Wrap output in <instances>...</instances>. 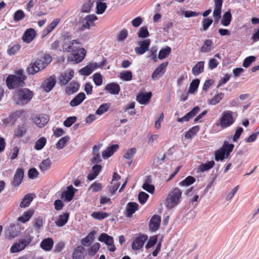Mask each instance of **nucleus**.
<instances>
[{
	"mask_svg": "<svg viewBox=\"0 0 259 259\" xmlns=\"http://www.w3.org/2000/svg\"><path fill=\"white\" fill-rule=\"evenodd\" d=\"M26 76L22 69L15 72V75H9L6 79V83L9 89H12L19 87H23L25 84L24 80Z\"/></svg>",
	"mask_w": 259,
	"mask_h": 259,
	"instance_id": "nucleus-1",
	"label": "nucleus"
},
{
	"mask_svg": "<svg viewBox=\"0 0 259 259\" xmlns=\"http://www.w3.org/2000/svg\"><path fill=\"white\" fill-rule=\"evenodd\" d=\"M234 145L229 144L227 141H225L222 146L215 152L214 158L215 160H223L227 158L230 153L233 151Z\"/></svg>",
	"mask_w": 259,
	"mask_h": 259,
	"instance_id": "nucleus-2",
	"label": "nucleus"
},
{
	"mask_svg": "<svg viewBox=\"0 0 259 259\" xmlns=\"http://www.w3.org/2000/svg\"><path fill=\"white\" fill-rule=\"evenodd\" d=\"M31 232L32 230L30 231L27 230L25 232L24 238L20 239L18 242L14 244L11 246V252L15 253L23 250L32 241V238L30 236Z\"/></svg>",
	"mask_w": 259,
	"mask_h": 259,
	"instance_id": "nucleus-3",
	"label": "nucleus"
},
{
	"mask_svg": "<svg viewBox=\"0 0 259 259\" xmlns=\"http://www.w3.org/2000/svg\"><path fill=\"white\" fill-rule=\"evenodd\" d=\"M182 192L179 188H175L168 195L165 202V206L170 209L177 206L180 202Z\"/></svg>",
	"mask_w": 259,
	"mask_h": 259,
	"instance_id": "nucleus-4",
	"label": "nucleus"
},
{
	"mask_svg": "<svg viewBox=\"0 0 259 259\" xmlns=\"http://www.w3.org/2000/svg\"><path fill=\"white\" fill-rule=\"evenodd\" d=\"M233 112L227 110L224 111L219 119V125L223 128H227L232 125L235 122V118L233 117Z\"/></svg>",
	"mask_w": 259,
	"mask_h": 259,
	"instance_id": "nucleus-5",
	"label": "nucleus"
},
{
	"mask_svg": "<svg viewBox=\"0 0 259 259\" xmlns=\"http://www.w3.org/2000/svg\"><path fill=\"white\" fill-rule=\"evenodd\" d=\"M18 104H27L32 98L33 92L29 89L25 88L20 90L18 93Z\"/></svg>",
	"mask_w": 259,
	"mask_h": 259,
	"instance_id": "nucleus-6",
	"label": "nucleus"
},
{
	"mask_svg": "<svg viewBox=\"0 0 259 259\" xmlns=\"http://www.w3.org/2000/svg\"><path fill=\"white\" fill-rule=\"evenodd\" d=\"M80 47L79 43L76 40L64 38L62 42V49L64 52L72 53Z\"/></svg>",
	"mask_w": 259,
	"mask_h": 259,
	"instance_id": "nucleus-7",
	"label": "nucleus"
},
{
	"mask_svg": "<svg viewBox=\"0 0 259 259\" xmlns=\"http://www.w3.org/2000/svg\"><path fill=\"white\" fill-rule=\"evenodd\" d=\"M104 65V62L97 63L91 62L87 66L81 69L79 72L81 75L84 76H89L96 69L102 68Z\"/></svg>",
	"mask_w": 259,
	"mask_h": 259,
	"instance_id": "nucleus-8",
	"label": "nucleus"
},
{
	"mask_svg": "<svg viewBox=\"0 0 259 259\" xmlns=\"http://www.w3.org/2000/svg\"><path fill=\"white\" fill-rule=\"evenodd\" d=\"M85 55V50L83 48L79 47L76 51L71 53L69 57L71 61L79 63L84 59Z\"/></svg>",
	"mask_w": 259,
	"mask_h": 259,
	"instance_id": "nucleus-9",
	"label": "nucleus"
},
{
	"mask_svg": "<svg viewBox=\"0 0 259 259\" xmlns=\"http://www.w3.org/2000/svg\"><path fill=\"white\" fill-rule=\"evenodd\" d=\"M76 191L77 189L72 186H69L62 192L61 198L66 202H69L72 200Z\"/></svg>",
	"mask_w": 259,
	"mask_h": 259,
	"instance_id": "nucleus-10",
	"label": "nucleus"
},
{
	"mask_svg": "<svg viewBox=\"0 0 259 259\" xmlns=\"http://www.w3.org/2000/svg\"><path fill=\"white\" fill-rule=\"evenodd\" d=\"M44 68V66L42 65V63L40 61L37 60L35 62L31 63L29 65L27 69V72L29 74L33 75Z\"/></svg>",
	"mask_w": 259,
	"mask_h": 259,
	"instance_id": "nucleus-11",
	"label": "nucleus"
},
{
	"mask_svg": "<svg viewBox=\"0 0 259 259\" xmlns=\"http://www.w3.org/2000/svg\"><path fill=\"white\" fill-rule=\"evenodd\" d=\"M74 72L72 69H68L62 72L59 78L60 84L66 85L74 76Z\"/></svg>",
	"mask_w": 259,
	"mask_h": 259,
	"instance_id": "nucleus-12",
	"label": "nucleus"
},
{
	"mask_svg": "<svg viewBox=\"0 0 259 259\" xmlns=\"http://www.w3.org/2000/svg\"><path fill=\"white\" fill-rule=\"evenodd\" d=\"M21 231V227L19 224L11 225L7 231V236L10 239H13L18 236Z\"/></svg>",
	"mask_w": 259,
	"mask_h": 259,
	"instance_id": "nucleus-13",
	"label": "nucleus"
},
{
	"mask_svg": "<svg viewBox=\"0 0 259 259\" xmlns=\"http://www.w3.org/2000/svg\"><path fill=\"white\" fill-rule=\"evenodd\" d=\"M148 239V237L146 235H140L138 237L134 240L132 243V249L137 250L141 248L145 241Z\"/></svg>",
	"mask_w": 259,
	"mask_h": 259,
	"instance_id": "nucleus-14",
	"label": "nucleus"
},
{
	"mask_svg": "<svg viewBox=\"0 0 259 259\" xmlns=\"http://www.w3.org/2000/svg\"><path fill=\"white\" fill-rule=\"evenodd\" d=\"M151 41L149 39L138 42L139 47L135 48V51L138 55H142L148 50Z\"/></svg>",
	"mask_w": 259,
	"mask_h": 259,
	"instance_id": "nucleus-15",
	"label": "nucleus"
},
{
	"mask_svg": "<svg viewBox=\"0 0 259 259\" xmlns=\"http://www.w3.org/2000/svg\"><path fill=\"white\" fill-rule=\"evenodd\" d=\"M167 65V62H163L159 65L153 72L152 78L153 80H156L157 78L161 77L165 72Z\"/></svg>",
	"mask_w": 259,
	"mask_h": 259,
	"instance_id": "nucleus-16",
	"label": "nucleus"
},
{
	"mask_svg": "<svg viewBox=\"0 0 259 259\" xmlns=\"http://www.w3.org/2000/svg\"><path fill=\"white\" fill-rule=\"evenodd\" d=\"M98 240L110 246L109 250L111 251H114L115 250V247L113 245V239L111 236H109L106 233H102L99 236Z\"/></svg>",
	"mask_w": 259,
	"mask_h": 259,
	"instance_id": "nucleus-17",
	"label": "nucleus"
},
{
	"mask_svg": "<svg viewBox=\"0 0 259 259\" xmlns=\"http://www.w3.org/2000/svg\"><path fill=\"white\" fill-rule=\"evenodd\" d=\"M34 123L39 127H44L49 121V116L46 114H39L33 119Z\"/></svg>",
	"mask_w": 259,
	"mask_h": 259,
	"instance_id": "nucleus-18",
	"label": "nucleus"
},
{
	"mask_svg": "<svg viewBox=\"0 0 259 259\" xmlns=\"http://www.w3.org/2000/svg\"><path fill=\"white\" fill-rule=\"evenodd\" d=\"M36 33L33 28H29L26 30L23 37V40L26 43H30L36 37Z\"/></svg>",
	"mask_w": 259,
	"mask_h": 259,
	"instance_id": "nucleus-19",
	"label": "nucleus"
},
{
	"mask_svg": "<svg viewBox=\"0 0 259 259\" xmlns=\"http://www.w3.org/2000/svg\"><path fill=\"white\" fill-rule=\"evenodd\" d=\"M97 20V17L95 15H89L87 16L82 22V27L84 28L89 29L94 25V22Z\"/></svg>",
	"mask_w": 259,
	"mask_h": 259,
	"instance_id": "nucleus-20",
	"label": "nucleus"
},
{
	"mask_svg": "<svg viewBox=\"0 0 259 259\" xmlns=\"http://www.w3.org/2000/svg\"><path fill=\"white\" fill-rule=\"evenodd\" d=\"M56 84V79L54 76H50L48 79L44 81L41 84V87L46 92H50Z\"/></svg>",
	"mask_w": 259,
	"mask_h": 259,
	"instance_id": "nucleus-21",
	"label": "nucleus"
},
{
	"mask_svg": "<svg viewBox=\"0 0 259 259\" xmlns=\"http://www.w3.org/2000/svg\"><path fill=\"white\" fill-rule=\"evenodd\" d=\"M200 108L198 106L194 107L192 110L186 114L182 118H178L177 121L179 122H183L184 121H188L190 119L193 118L195 116L199 111Z\"/></svg>",
	"mask_w": 259,
	"mask_h": 259,
	"instance_id": "nucleus-22",
	"label": "nucleus"
},
{
	"mask_svg": "<svg viewBox=\"0 0 259 259\" xmlns=\"http://www.w3.org/2000/svg\"><path fill=\"white\" fill-rule=\"evenodd\" d=\"M161 222V218L158 215H153L149 223V229L152 231L158 229Z\"/></svg>",
	"mask_w": 259,
	"mask_h": 259,
	"instance_id": "nucleus-23",
	"label": "nucleus"
},
{
	"mask_svg": "<svg viewBox=\"0 0 259 259\" xmlns=\"http://www.w3.org/2000/svg\"><path fill=\"white\" fill-rule=\"evenodd\" d=\"M10 118L12 119L15 118L16 120H20L22 122H24L27 119V113L23 110L17 111L10 115Z\"/></svg>",
	"mask_w": 259,
	"mask_h": 259,
	"instance_id": "nucleus-24",
	"label": "nucleus"
},
{
	"mask_svg": "<svg viewBox=\"0 0 259 259\" xmlns=\"http://www.w3.org/2000/svg\"><path fill=\"white\" fill-rule=\"evenodd\" d=\"M24 176L23 170L21 168H19L17 170L12 182L13 186H17L20 184Z\"/></svg>",
	"mask_w": 259,
	"mask_h": 259,
	"instance_id": "nucleus-25",
	"label": "nucleus"
},
{
	"mask_svg": "<svg viewBox=\"0 0 259 259\" xmlns=\"http://www.w3.org/2000/svg\"><path fill=\"white\" fill-rule=\"evenodd\" d=\"M85 98V94L83 93H80L70 101V105L72 107L77 106L80 105Z\"/></svg>",
	"mask_w": 259,
	"mask_h": 259,
	"instance_id": "nucleus-26",
	"label": "nucleus"
},
{
	"mask_svg": "<svg viewBox=\"0 0 259 259\" xmlns=\"http://www.w3.org/2000/svg\"><path fill=\"white\" fill-rule=\"evenodd\" d=\"M138 209V204L136 202H129L126 207L125 215L127 217H131L136 210Z\"/></svg>",
	"mask_w": 259,
	"mask_h": 259,
	"instance_id": "nucleus-27",
	"label": "nucleus"
},
{
	"mask_svg": "<svg viewBox=\"0 0 259 259\" xmlns=\"http://www.w3.org/2000/svg\"><path fill=\"white\" fill-rule=\"evenodd\" d=\"M151 96L152 94L151 92L146 94L141 93L137 96V100L141 104H147L151 98Z\"/></svg>",
	"mask_w": 259,
	"mask_h": 259,
	"instance_id": "nucleus-28",
	"label": "nucleus"
},
{
	"mask_svg": "<svg viewBox=\"0 0 259 259\" xmlns=\"http://www.w3.org/2000/svg\"><path fill=\"white\" fill-rule=\"evenodd\" d=\"M96 234L95 231H92L81 240V244L84 246H89L94 240Z\"/></svg>",
	"mask_w": 259,
	"mask_h": 259,
	"instance_id": "nucleus-29",
	"label": "nucleus"
},
{
	"mask_svg": "<svg viewBox=\"0 0 259 259\" xmlns=\"http://www.w3.org/2000/svg\"><path fill=\"white\" fill-rule=\"evenodd\" d=\"M68 218L69 213L68 212L59 215L56 219L55 224L58 227H62L67 222Z\"/></svg>",
	"mask_w": 259,
	"mask_h": 259,
	"instance_id": "nucleus-30",
	"label": "nucleus"
},
{
	"mask_svg": "<svg viewBox=\"0 0 259 259\" xmlns=\"http://www.w3.org/2000/svg\"><path fill=\"white\" fill-rule=\"evenodd\" d=\"M54 245V241L51 238L44 239L40 243V247L46 251H49L52 249Z\"/></svg>",
	"mask_w": 259,
	"mask_h": 259,
	"instance_id": "nucleus-31",
	"label": "nucleus"
},
{
	"mask_svg": "<svg viewBox=\"0 0 259 259\" xmlns=\"http://www.w3.org/2000/svg\"><path fill=\"white\" fill-rule=\"evenodd\" d=\"M204 61L198 62L192 68V72L194 76H197L204 71Z\"/></svg>",
	"mask_w": 259,
	"mask_h": 259,
	"instance_id": "nucleus-32",
	"label": "nucleus"
},
{
	"mask_svg": "<svg viewBox=\"0 0 259 259\" xmlns=\"http://www.w3.org/2000/svg\"><path fill=\"white\" fill-rule=\"evenodd\" d=\"M84 250V248L81 245L76 247L72 253V259H83Z\"/></svg>",
	"mask_w": 259,
	"mask_h": 259,
	"instance_id": "nucleus-33",
	"label": "nucleus"
},
{
	"mask_svg": "<svg viewBox=\"0 0 259 259\" xmlns=\"http://www.w3.org/2000/svg\"><path fill=\"white\" fill-rule=\"evenodd\" d=\"M105 90L111 94L117 95L120 91V87L118 84L111 83L106 86Z\"/></svg>",
	"mask_w": 259,
	"mask_h": 259,
	"instance_id": "nucleus-34",
	"label": "nucleus"
},
{
	"mask_svg": "<svg viewBox=\"0 0 259 259\" xmlns=\"http://www.w3.org/2000/svg\"><path fill=\"white\" fill-rule=\"evenodd\" d=\"M118 145H113L108 147L102 152V157L104 159L110 157L118 149Z\"/></svg>",
	"mask_w": 259,
	"mask_h": 259,
	"instance_id": "nucleus-35",
	"label": "nucleus"
},
{
	"mask_svg": "<svg viewBox=\"0 0 259 259\" xmlns=\"http://www.w3.org/2000/svg\"><path fill=\"white\" fill-rule=\"evenodd\" d=\"M232 20V15L230 10L226 12L223 15L222 19L221 20V24L224 26H228L230 25Z\"/></svg>",
	"mask_w": 259,
	"mask_h": 259,
	"instance_id": "nucleus-36",
	"label": "nucleus"
},
{
	"mask_svg": "<svg viewBox=\"0 0 259 259\" xmlns=\"http://www.w3.org/2000/svg\"><path fill=\"white\" fill-rule=\"evenodd\" d=\"M33 200L32 194H28L25 195L20 203V207L25 208L30 205Z\"/></svg>",
	"mask_w": 259,
	"mask_h": 259,
	"instance_id": "nucleus-37",
	"label": "nucleus"
},
{
	"mask_svg": "<svg viewBox=\"0 0 259 259\" xmlns=\"http://www.w3.org/2000/svg\"><path fill=\"white\" fill-rule=\"evenodd\" d=\"M79 89V84L74 81L70 83L66 89V92L68 94H72L76 92Z\"/></svg>",
	"mask_w": 259,
	"mask_h": 259,
	"instance_id": "nucleus-38",
	"label": "nucleus"
},
{
	"mask_svg": "<svg viewBox=\"0 0 259 259\" xmlns=\"http://www.w3.org/2000/svg\"><path fill=\"white\" fill-rule=\"evenodd\" d=\"M26 133V128L24 124L18 126L14 131V136L15 138L23 137Z\"/></svg>",
	"mask_w": 259,
	"mask_h": 259,
	"instance_id": "nucleus-39",
	"label": "nucleus"
},
{
	"mask_svg": "<svg viewBox=\"0 0 259 259\" xmlns=\"http://www.w3.org/2000/svg\"><path fill=\"white\" fill-rule=\"evenodd\" d=\"M33 211L31 210L25 211L22 216L19 217L18 218V221L23 223H26L30 219L33 214Z\"/></svg>",
	"mask_w": 259,
	"mask_h": 259,
	"instance_id": "nucleus-40",
	"label": "nucleus"
},
{
	"mask_svg": "<svg viewBox=\"0 0 259 259\" xmlns=\"http://www.w3.org/2000/svg\"><path fill=\"white\" fill-rule=\"evenodd\" d=\"M52 165V162L49 158L44 160L39 164V167L40 169L45 172L50 168Z\"/></svg>",
	"mask_w": 259,
	"mask_h": 259,
	"instance_id": "nucleus-41",
	"label": "nucleus"
},
{
	"mask_svg": "<svg viewBox=\"0 0 259 259\" xmlns=\"http://www.w3.org/2000/svg\"><path fill=\"white\" fill-rule=\"evenodd\" d=\"M91 216L97 220H103L109 216V214L107 212L101 211H95L91 214Z\"/></svg>",
	"mask_w": 259,
	"mask_h": 259,
	"instance_id": "nucleus-42",
	"label": "nucleus"
},
{
	"mask_svg": "<svg viewBox=\"0 0 259 259\" xmlns=\"http://www.w3.org/2000/svg\"><path fill=\"white\" fill-rule=\"evenodd\" d=\"M60 19L59 18H56L54 19L46 28L45 31L46 34H49L52 31H53L55 28L57 26L58 23L60 22Z\"/></svg>",
	"mask_w": 259,
	"mask_h": 259,
	"instance_id": "nucleus-43",
	"label": "nucleus"
},
{
	"mask_svg": "<svg viewBox=\"0 0 259 259\" xmlns=\"http://www.w3.org/2000/svg\"><path fill=\"white\" fill-rule=\"evenodd\" d=\"M171 48L168 46L166 47L165 48L161 50L158 54V58L160 60H162L166 58L170 53Z\"/></svg>",
	"mask_w": 259,
	"mask_h": 259,
	"instance_id": "nucleus-44",
	"label": "nucleus"
},
{
	"mask_svg": "<svg viewBox=\"0 0 259 259\" xmlns=\"http://www.w3.org/2000/svg\"><path fill=\"white\" fill-rule=\"evenodd\" d=\"M199 127L198 126H194L192 127L188 132L185 134V138L186 139H191L194 137L196 133L199 131Z\"/></svg>",
	"mask_w": 259,
	"mask_h": 259,
	"instance_id": "nucleus-45",
	"label": "nucleus"
},
{
	"mask_svg": "<svg viewBox=\"0 0 259 259\" xmlns=\"http://www.w3.org/2000/svg\"><path fill=\"white\" fill-rule=\"evenodd\" d=\"M107 8V5L105 3L102 2H97L96 4L97 13L98 14H103L106 9Z\"/></svg>",
	"mask_w": 259,
	"mask_h": 259,
	"instance_id": "nucleus-46",
	"label": "nucleus"
},
{
	"mask_svg": "<svg viewBox=\"0 0 259 259\" xmlns=\"http://www.w3.org/2000/svg\"><path fill=\"white\" fill-rule=\"evenodd\" d=\"M94 2L92 1H88L85 2L81 9V12L82 13H89L91 9L93 6Z\"/></svg>",
	"mask_w": 259,
	"mask_h": 259,
	"instance_id": "nucleus-47",
	"label": "nucleus"
},
{
	"mask_svg": "<svg viewBox=\"0 0 259 259\" xmlns=\"http://www.w3.org/2000/svg\"><path fill=\"white\" fill-rule=\"evenodd\" d=\"M69 140V137L68 136H65L62 138L56 144V148L58 149H63L66 145L67 142Z\"/></svg>",
	"mask_w": 259,
	"mask_h": 259,
	"instance_id": "nucleus-48",
	"label": "nucleus"
},
{
	"mask_svg": "<svg viewBox=\"0 0 259 259\" xmlns=\"http://www.w3.org/2000/svg\"><path fill=\"white\" fill-rule=\"evenodd\" d=\"M110 107V105L108 103H104L101 105L98 109L96 111V114L101 115L105 112H106Z\"/></svg>",
	"mask_w": 259,
	"mask_h": 259,
	"instance_id": "nucleus-49",
	"label": "nucleus"
},
{
	"mask_svg": "<svg viewBox=\"0 0 259 259\" xmlns=\"http://www.w3.org/2000/svg\"><path fill=\"white\" fill-rule=\"evenodd\" d=\"M212 41L210 39H207L204 41L203 45L201 48L200 51L203 53H207L211 50Z\"/></svg>",
	"mask_w": 259,
	"mask_h": 259,
	"instance_id": "nucleus-50",
	"label": "nucleus"
},
{
	"mask_svg": "<svg viewBox=\"0 0 259 259\" xmlns=\"http://www.w3.org/2000/svg\"><path fill=\"white\" fill-rule=\"evenodd\" d=\"M214 165V162L213 160L210 161L207 163L202 164L199 166V169L200 171H204L211 168Z\"/></svg>",
	"mask_w": 259,
	"mask_h": 259,
	"instance_id": "nucleus-51",
	"label": "nucleus"
},
{
	"mask_svg": "<svg viewBox=\"0 0 259 259\" xmlns=\"http://www.w3.org/2000/svg\"><path fill=\"white\" fill-rule=\"evenodd\" d=\"M128 35V31L126 29H123L120 31L117 34V40L118 42H122L124 41Z\"/></svg>",
	"mask_w": 259,
	"mask_h": 259,
	"instance_id": "nucleus-52",
	"label": "nucleus"
},
{
	"mask_svg": "<svg viewBox=\"0 0 259 259\" xmlns=\"http://www.w3.org/2000/svg\"><path fill=\"white\" fill-rule=\"evenodd\" d=\"M46 144V139L41 137L37 140L35 144V149L37 150L42 149Z\"/></svg>",
	"mask_w": 259,
	"mask_h": 259,
	"instance_id": "nucleus-53",
	"label": "nucleus"
},
{
	"mask_svg": "<svg viewBox=\"0 0 259 259\" xmlns=\"http://www.w3.org/2000/svg\"><path fill=\"white\" fill-rule=\"evenodd\" d=\"M195 181V179L192 176H188L184 180L182 181L180 185L181 186H189Z\"/></svg>",
	"mask_w": 259,
	"mask_h": 259,
	"instance_id": "nucleus-54",
	"label": "nucleus"
},
{
	"mask_svg": "<svg viewBox=\"0 0 259 259\" xmlns=\"http://www.w3.org/2000/svg\"><path fill=\"white\" fill-rule=\"evenodd\" d=\"M93 79L95 84L97 86H100L102 84L103 77L99 73H96L93 75Z\"/></svg>",
	"mask_w": 259,
	"mask_h": 259,
	"instance_id": "nucleus-55",
	"label": "nucleus"
},
{
	"mask_svg": "<svg viewBox=\"0 0 259 259\" xmlns=\"http://www.w3.org/2000/svg\"><path fill=\"white\" fill-rule=\"evenodd\" d=\"M224 97V94L219 93L215 95L212 99L208 102L209 104L214 105L220 102Z\"/></svg>",
	"mask_w": 259,
	"mask_h": 259,
	"instance_id": "nucleus-56",
	"label": "nucleus"
},
{
	"mask_svg": "<svg viewBox=\"0 0 259 259\" xmlns=\"http://www.w3.org/2000/svg\"><path fill=\"white\" fill-rule=\"evenodd\" d=\"M137 152L135 148H132L128 149L124 153L123 157L127 159H131Z\"/></svg>",
	"mask_w": 259,
	"mask_h": 259,
	"instance_id": "nucleus-57",
	"label": "nucleus"
},
{
	"mask_svg": "<svg viewBox=\"0 0 259 259\" xmlns=\"http://www.w3.org/2000/svg\"><path fill=\"white\" fill-rule=\"evenodd\" d=\"M120 77L125 81H130L132 79V73L130 71H124L120 73Z\"/></svg>",
	"mask_w": 259,
	"mask_h": 259,
	"instance_id": "nucleus-58",
	"label": "nucleus"
},
{
	"mask_svg": "<svg viewBox=\"0 0 259 259\" xmlns=\"http://www.w3.org/2000/svg\"><path fill=\"white\" fill-rule=\"evenodd\" d=\"M199 83V80L198 79L193 80L190 84L189 92L191 94H193L197 89Z\"/></svg>",
	"mask_w": 259,
	"mask_h": 259,
	"instance_id": "nucleus-59",
	"label": "nucleus"
},
{
	"mask_svg": "<svg viewBox=\"0 0 259 259\" xmlns=\"http://www.w3.org/2000/svg\"><path fill=\"white\" fill-rule=\"evenodd\" d=\"M255 59L256 57L253 56L246 58L243 61V66L245 68L248 67L252 63L255 61Z\"/></svg>",
	"mask_w": 259,
	"mask_h": 259,
	"instance_id": "nucleus-60",
	"label": "nucleus"
},
{
	"mask_svg": "<svg viewBox=\"0 0 259 259\" xmlns=\"http://www.w3.org/2000/svg\"><path fill=\"white\" fill-rule=\"evenodd\" d=\"M25 17V14L23 11L21 10H17L14 15V20L15 21H19L22 20Z\"/></svg>",
	"mask_w": 259,
	"mask_h": 259,
	"instance_id": "nucleus-61",
	"label": "nucleus"
},
{
	"mask_svg": "<svg viewBox=\"0 0 259 259\" xmlns=\"http://www.w3.org/2000/svg\"><path fill=\"white\" fill-rule=\"evenodd\" d=\"M77 120L76 116H70L68 117L64 121V125L66 127L71 126Z\"/></svg>",
	"mask_w": 259,
	"mask_h": 259,
	"instance_id": "nucleus-62",
	"label": "nucleus"
},
{
	"mask_svg": "<svg viewBox=\"0 0 259 259\" xmlns=\"http://www.w3.org/2000/svg\"><path fill=\"white\" fill-rule=\"evenodd\" d=\"M42 63V65L44 66V68H45L49 63H50L52 60V57L50 55L46 54L45 55L42 59L39 60Z\"/></svg>",
	"mask_w": 259,
	"mask_h": 259,
	"instance_id": "nucleus-63",
	"label": "nucleus"
},
{
	"mask_svg": "<svg viewBox=\"0 0 259 259\" xmlns=\"http://www.w3.org/2000/svg\"><path fill=\"white\" fill-rule=\"evenodd\" d=\"M102 185L100 183L95 182L90 186L89 190L93 192H96L100 191L102 189Z\"/></svg>",
	"mask_w": 259,
	"mask_h": 259,
	"instance_id": "nucleus-64",
	"label": "nucleus"
}]
</instances>
